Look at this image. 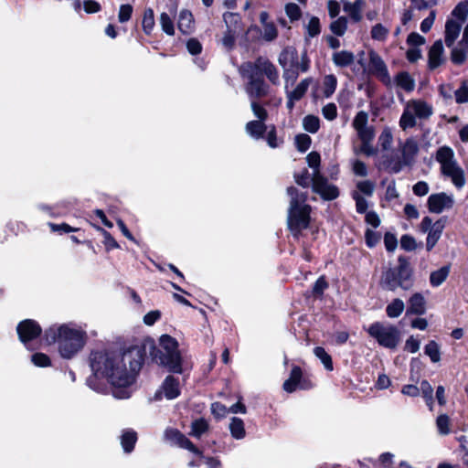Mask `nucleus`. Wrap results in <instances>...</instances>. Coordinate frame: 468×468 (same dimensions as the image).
Instances as JSON below:
<instances>
[{"instance_id": "obj_60", "label": "nucleus", "mask_w": 468, "mask_h": 468, "mask_svg": "<svg viewBox=\"0 0 468 468\" xmlns=\"http://www.w3.org/2000/svg\"><path fill=\"white\" fill-rule=\"evenodd\" d=\"M295 182L303 186L308 187L312 185V175L309 174L307 169H303L301 174L294 175Z\"/></svg>"}, {"instance_id": "obj_38", "label": "nucleus", "mask_w": 468, "mask_h": 468, "mask_svg": "<svg viewBox=\"0 0 468 468\" xmlns=\"http://www.w3.org/2000/svg\"><path fill=\"white\" fill-rule=\"evenodd\" d=\"M312 82L311 79L303 80L293 90L287 91V96H292V99L301 100L304 94L306 93L310 84Z\"/></svg>"}, {"instance_id": "obj_40", "label": "nucleus", "mask_w": 468, "mask_h": 468, "mask_svg": "<svg viewBox=\"0 0 468 468\" xmlns=\"http://www.w3.org/2000/svg\"><path fill=\"white\" fill-rule=\"evenodd\" d=\"M420 391H421L430 410H433V388L427 380L421 381Z\"/></svg>"}, {"instance_id": "obj_11", "label": "nucleus", "mask_w": 468, "mask_h": 468, "mask_svg": "<svg viewBox=\"0 0 468 468\" xmlns=\"http://www.w3.org/2000/svg\"><path fill=\"white\" fill-rule=\"evenodd\" d=\"M368 71L386 87H392V79L389 75L388 66L375 50L368 52Z\"/></svg>"}, {"instance_id": "obj_18", "label": "nucleus", "mask_w": 468, "mask_h": 468, "mask_svg": "<svg viewBox=\"0 0 468 468\" xmlns=\"http://www.w3.org/2000/svg\"><path fill=\"white\" fill-rule=\"evenodd\" d=\"M446 62L444 48L441 39L436 40L428 52V68L434 70Z\"/></svg>"}, {"instance_id": "obj_49", "label": "nucleus", "mask_w": 468, "mask_h": 468, "mask_svg": "<svg viewBox=\"0 0 468 468\" xmlns=\"http://www.w3.org/2000/svg\"><path fill=\"white\" fill-rule=\"evenodd\" d=\"M297 58L296 52L293 50H283L279 57V63L283 69H287L288 61L291 65L294 64V60Z\"/></svg>"}, {"instance_id": "obj_26", "label": "nucleus", "mask_w": 468, "mask_h": 468, "mask_svg": "<svg viewBox=\"0 0 468 468\" xmlns=\"http://www.w3.org/2000/svg\"><path fill=\"white\" fill-rule=\"evenodd\" d=\"M393 84L406 92H410L415 89V80L407 71L399 72L392 80Z\"/></svg>"}, {"instance_id": "obj_64", "label": "nucleus", "mask_w": 468, "mask_h": 468, "mask_svg": "<svg viewBox=\"0 0 468 468\" xmlns=\"http://www.w3.org/2000/svg\"><path fill=\"white\" fill-rule=\"evenodd\" d=\"M324 117L329 121H333L337 116V108L335 103H327L322 109Z\"/></svg>"}, {"instance_id": "obj_39", "label": "nucleus", "mask_w": 468, "mask_h": 468, "mask_svg": "<svg viewBox=\"0 0 468 468\" xmlns=\"http://www.w3.org/2000/svg\"><path fill=\"white\" fill-rule=\"evenodd\" d=\"M314 353L317 358L323 363L324 368L328 371L334 369L333 361L331 356L322 346H317L314 349Z\"/></svg>"}, {"instance_id": "obj_45", "label": "nucleus", "mask_w": 468, "mask_h": 468, "mask_svg": "<svg viewBox=\"0 0 468 468\" xmlns=\"http://www.w3.org/2000/svg\"><path fill=\"white\" fill-rule=\"evenodd\" d=\"M388 33L389 30L380 23L373 26L370 32L371 37L378 41H385L388 36Z\"/></svg>"}, {"instance_id": "obj_20", "label": "nucleus", "mask_w": 468, "mask_h": 468, "mask_svg": "<svg viewBox=\"0 0 468 468\" xmlns=\"http://www.w3.org/2000/svg\"><path fill=\"white\" fill-rule=\"evenodd\" d=\"M309 388L307 381L302 380V369L299 367H292L290 378L284 381L283 389L292 393L297 388L306 389Z\"/></svg>"}, {"instance_id": "obj_12", "label": "nucleus", "mask_w": 468, "mask_h": 468, "mask_svg": "<svg viewBox=\"0 0 468 468\" xmlns=\"http://www.w3.org/2000/svg\"><path fill=\"white\" fill-rule=\"evenodd\" d=\"M312 188L324 200H334L339 196L338 188L328 183L327 179L318 172L312 174Z\"/></svg>"}, {"instance_id": "obj_25", "label": "nucleus", "mask_w": 468, "mask_h": 468, "mask_svg": "<svg viewBox=\"0 0 468 468\" xmlns=\"http://www.w3.org/2000/svg\"><path fill=\"white\" fill-rule=\"evenodd\" d=\"M426 311V301L420 292L414 293L409 300L407 314H423Z\"/></svg>"}, {"instance_id": "obj_50", "label": "nucleus", "mask_w": 468, "mask_h": 468, "mask_svg": "<svg viewBox=\"0 0 468 468\" xmlns=\"http://www.w3.org/2000/svg\"><path fill=\"white\" fill-rule=\"evenodd\" d=\"M236 41V30L235 29H227L224 37L221 39L223 47L227 50H231L235 46Z\"/></svg>"}, {"instance_id": "obj_36", "label": "nucleus", "mask_w": 468, "mask_h": 468, "mask_svg": "<svg viewBox=\"0 0 468 468\" xmlns=\"http://www.w3.org/2000/svg\"><path fill=\"white\" fill-rule=\"evenodd\" d=\"M405 304L401 299L396 298L386 307L387 315L389 318L399 317L404 311Z\"/></svg>"}, {"instance_id": "obj_30", "label": "nucleus", "mask_w": 468, "mask_h": 468, "mask_svg": "<svg viewBox=\"0 0 468 468\" xmlns=\"http://www.w3.org/2000/svg\"><path fill=\"white\" fill-rule=\"evenodd\" d=\"M246 133L252 138L259 140L263 137L266 133L267 126L261 121H250L245 126Z\"/></svg>"}, {"instance_id": "obj_9", "label": "nucleus", "mask_w": 468, "mask_h": 468, "mask_svg": "<svg viewBox=\"0 0 468 468\" xmlns=\"http://www.w3.org/2000/svg\"><path fill=\"white\" fill-rule=\"evenodd\" d=\"M433 114L432 106L422 100H410L403 109L399 127L406 131L416 126V119L427 120Z\"/></svg>"}, {"instance_id": "obj_21", "label": "nucleus", "mask_w": 468, "mask_h": 468, "mask_svg": "<svg viewBox=\"0 0 468 468\" xmlns=\"http://www.w3.org/2000/svg\"><path fill=\"white\" fill-rule=\"evenodd\" d=\"M398 146L402 152L403 158L412 166L420 151L417 140L414 137H409L404 141H399Z\"/></svg>"}, {"instance_id": "obj_31", "label": "nucleus", "mask_w": 468, "mask_h": 468, "mask_svg": "<svg viewBox=\"0 0 468 468\" xmlns=\"http://www.w3.org/2000/svg\"><path fill=\"white\" fill-rule=\"evenodd\" d=\"M137 441V433L131 429L124 430L121 436V444L126 453L133 452Z\"/></svg>"}, {"instance_id": "obj_5", "label": "nucleus", "mask_w": 468, "mask_h": 468, "mask_svg": "<svg viewBox=\"0 0 468 468\" xmlns=\"http://www.w3.org/2000/svg\"><path fill=\"white\" fill-rule=\"evenodd\" d=\"M463 25L454 18H448L445 23L444 41L452 48L451 60L455 65L463 64L468 58V24L465 26L461 40L454 46L459 37Z\"/></svg>"}, {"instance_id": "obj_35", "label": "nucleus", "mask_w": 468, "mask_h": 468, "mask_svg": "<svg viewBox=\"0 0 468 468\" xmlns=\"http://www.w3.org/2000/svg\"><path fill=\"white\" fill-rule=\"evenodd\" d=\"M208 431V423L203 419L195 420L191 424V431L189 435L195 438L199 439L204 433Z\"/></svg>"}, {"instance_id": "obj_34", "label": "nucleus", "mask_w": 468, "mask_h": 468, "mask_svg": "<svg viewBox=\"0 0 468 468\" xmlns=\"http://www.w3.org/2000/svg\"><path fill=\"white\" fill-rule=\"evenodd\" d=\"M451 16L450 18H454L457 22H461L463 25L468 17V2L462 1L458 3L452 11Z\"/></svg>"}, {"instance_id": "obj_32", "label": "nucleus", "mask_w": 468, "mask_h": 468, "mask_svg": "<svg viewBox=\"0 0 468 468\" xmlns=\"http://www.w3.org/2000/svg\"><path fill=\"white\" fill-rule=\"evenodd\" d=\"M450 266H442L439 270L432 271L430 275V282L432 287H439L447 279L450 273Z\"/></svg>"}, {"instance_id": "obj_17", "label": "nucleus", "mask_w": 468, "mask_h": 468, "mask_svg": "<svg viewBox=\"0 0 468 468\" xmlns=\"http://www.w3.org/2000/svg\"><path fill=\"white\" fill-rule=\"evenodd\" d=\"M166 399H175L180 395L179 381L173 376H167L160 388L154 395L155 399H161L162 396Z\"/></svg>"}, {"instance_id": "obj_54", "label": "nucleus", "mask_w": 468, "mask_h": 468, "mask_svg": "<svg viewBox=\"0 0 468 468\" xmlns=\"http://www.w3.org/2000/svg\"><path fill=\"white\" fill-rule=\"evenodd\" d=\"M278 36V30L274 23L266 24L262 27V37L266 41H272Z\"/></svg>"}, {"instance_id": "obj_23", "label": "nucleus", "mask_w": 468, "mask_h": 468, "mask_svg": "<svg viewBox=\"0 0 468 468\" xmlns=\"http://www.w3.org/2000/svg\"><path fill=\"white\" fill-rule=\"evenodd\" d=\"M368 114L364 112H358L352 122L354 129L356 131L357 135L374 133V128L367 126Z\"/></svg>"}, {"instance_id": "obj_10", "label": "nucleus", "mask_w": 468, "mask_h": 468, "mask_svg": "<svg viewBox=\"0 0 468 468\" xmlns=\"http://www.w3.org/2000/svg\"><path fill=\"white\" fill-rule=\"evenodd\" d=\"M367 332L379 346L388 349H395L400 342L399 330L390 324L375 322L368 326Z\"/></svg>"}, {"instance_id": "obj_43", "label": "nucleus", "mask_w": 468, "mask_h": 468, "mask_svg": "<svg viewBox=\"0 0 468 468\" xmlns=\"http://www.w3.org/2000/svg\"><path fill=\"white\" fill-rule=\"evenodd\" d=\"M303 125L305 131L315 133L320 127V120L317 116L307 115L303 120Z\"/></svg>"}, {"instance_id": "obj_44", "label": "nucleus", "mask_w": 468, "mask_h": 468, "mask_svg": "<svg viewBox=\"0 0 468 468\" xmlns=\"http://www.w3.org/2000/svg\"><path fill=\"white\" fill-rule=\"evenodd\" d=\"M331 31L336 36H343L347 29V19L345 16H340L330 25Z\"/></svg>"}, {"instance_id": "obj_8", "label": "nucleus", "mask_w": 468, "mask_h": 468, "mask_svg": "<svg viewBox=\"0 0 468 468\" xmlns=\"http://www.w3.org/2000/svg\"><path fill=\"white\" fill-rule=\"evenodd\" d=\"M239 71L242 78L248 80L244 89L250 101L266 97L269 94L270 86L252 66V62L242 63Z\"/></svg>"}, {"instance_id": "obj_62", "label": "nucleus", "mask_w": 468, "mask_h": 468, "mask_svg": "<svg viewBox=\"0 0 468 468\" xmlns=\"http://www.w3.org/2000/svg\"><path fill=\"white\" fill-rule=\"evenodd\" d=\"M32 363L37 367H48L50 366V358L43 353H35L31 356Z\"/></svg>"}, {"instance_id": "obj_59", "label": "nucleus", "mask_w": 468, "mask_h": 468, "mask_svg": "<svg viewBox=\"0 0 468 468\" xmlns=\"http://www.w3.org/2000/svg\"><path fill=\"white\" fill-rule=\"evenodd\" d=\"M223 19L226 24L227 29H235L239 24V16L236 13L227 12L223 15Z\"/></svg>"}, {"instance_id": "obj_48", "label": "nucleus", "mask_w": 468, "mask_h": 468, "mask_svg": "<svg viewBox=\"0 0 468 468\" xmlns=\"http://www.w3.org/2000/svg\"><path fill=\"white\" fill-rule=\"evenodd\" d=\"M160 25L165 34L169 36L175 34L174 21L167 13L164 12L160 15Z\"/></svg>"}, {"instance_id": "obj_53", "label": "nucleus", "mask_w": 468, "mask_h": 468, "mask_svg": "<svg viewBox=\"0 0 468 468\" xmlns=\"http://www.w3.org/2000/svg\"><path fill=\"white\" fill-rule=\"evenodd\" d=\"M410 7L416 10H426L437 5V0H410Z\"/></svg>"}, {"instance_id": "obj_56", "label": "nucleus", "mask_w": 468, "mask_h": 468, "mask_svg": "<svg viewBox=\"0 0 468 468\" xmlns=\"http://www.w3.org/2000/svg\"><path fill=\"white\" fill-rule=\"evenodd\" d=\"M311 143V137L305 133L298 134L295 137L296 147L302 153L309 149Z\"/></svg>"}, {"instance_id": "obj_14", "label": "nucleus", "mask_w": 468, "mask_h": 468, "mask_svg": "<svg viewBox=\"0 0 468 468\" xmlns=\"http://www.w3.org/2000/svg\"><path fill=\"white\" fill-rule=\"evenodd\" d=\"M411 165L408 160H405L402 155L401 150L397 147L396 151L384 154L381 156L380 168L391 174H398L405 167H410Z\"/></svg>"}, {"instance_id": "obj_55", "label": "nucleus", "mask_w": 468, "mask_h": 468, "mask_svg": "<svg viewBox=\"0 0 468 468\" xmlns=\"http://www.w3.org/2000/svg\"><path fill=\"white\" fill-rule=\"evenodd\" d=\"M450 419L446 414H441L438 416L436 420V426L438 431L442 435H447L450 433Z\"/></svg>"}, {"instance_id": "obj_13", "label": "nucleus", "mask_w": 468, "mask_h": 468, "mask_svg": "<svg viewBox=\"0 0 468 468\" xmlns=\"http://www.w3.org/2000/svg\"><path fill=\"white\" fill-rule=\"evenodd\" d=\"M19 340L27 349H34L32 342L41 335L40 325L34 320L27 319L20 322L16 327Z\"/></svg>"}, {"instance_id": "obj_15", "label": "nucleus", "mask_w": 468, "mask_h": 468, "mask_svg": "<svg viewBox=\"0 0 468 468\" xmlns=\"http://www.w3.org/2000/svg\"><path fill=\"white\" fill-rule=\"evenodd\" d=\"M454 198L452 195L445 192L432 194L428 197L427 205L430 212L440 214L453 207Z\"/></svg>"}, {"instance_id": "obj_3", "label": "nucleus", "mask_w": 468, "mask_h": 468, "mask_svg": "<svg viewBox=\"0 0 468 468\" xmlns=\"http://www.w3.org/2000/svg\"><path fill=\"white\" fill-rule=\"evenodd\" d=\"M287 193L291 197L287 218L288 227L293 236L298 238L301 231L309 226L311 207L306 204V193L300 192L294 186L288 187Z\"/></svg>"}, {"instance_id": "obj_63", "label": "nucleus", "mask_w": 468, "mask_h": 468, "mask_svg": "<svg viewBox=\"0 0 468 468\" xmlns=\"http://www.w3.org/2000/svg\"><path fill=\"white\" fill-rule=\"evenodd\" d=\"M365 239L367 246L373 248L378 243L380 239V234L372 229H367L365 233Z\"/></svg>"}, {"instance_id": "obj_41", "label": "nucleus", "mask_w": 468, "mask_h": 468, "mask_svg": "<svg viewBox=\"0 0 468 468\" xmlns=\"http://www.w3.org/2000/svg\"><path fill=\"white\" fill-rule=\"evenodd\" d=\"M424 353L427 355L431 362L437 363L441 360L440 346L435 341H430L424 347Z\"/></svg>"}, {"instance_id": "obj_42", "label": "nucleus", "mask_w": 468, "mask_h": 468, "mask_svg": "<svg viewBox=\"0 0 468 468\" xmlns=\"http://www.w3.org/2000/svg\"><path fill=\"white\" fill-rule=\"evenodd\" d=\"M142 26L144 33L150 35L154 27V14L152 8L145 9Z\"/></svg>"}, {"instance_id": "obj_27", "label": "nucleus", "mask_w": 468, "mask_h": 468, "mask_svg": "<svg viewBox=\"0 0 468 468\" xmlns=\"http://www.w3.org/2000/svg\"><path fill=\"white\" fill-rule=\"evenodd\" d=\"M332 60L336 67L346 68L354 63L355 55L348 50L335 51L332 55Z\"/></svg>"}, {"instance_id": "obj_61", "label": "nucleus", "mask_w": 468, "mask_h": 468, "mask_svg": "<svg viewBox=\"0 0 468 468\" xmlns=\"http://www.w3.org/2000/svg\"><path fill=\"white\" fill-rule=\"evenodd\" d=\"M133 6L129 4L122 5L118 13V20L120 23H125L129 21L133 14Z\"/></svg>"}, {"instance_id": "obj_24", "label": "nucleus", "mask_w": 468, "mask_h": 468, "mask_svg": "<svg viewBox=\"0 0 468 468\" xmlns=\"http://www.w3.org/2000/svg\"><path fill=\"white\" fill-rule=\"evenodd\" d=\"M365 5L366 2L364 0H355L353 3L345 2L343 9L354 22L357 23L362 19V11Z\"/></svg>"}, {"instance_id": "obj_52", "label": "nucleus", "mask_w": 468, "mask_h": 468, "mask_svg": "<svg viewBox=\"0 0 468 468\" xmlns=\"http://www.w3.org/2000/svg\"><path fill=\"white\" fill-rule=\"evenodd\" d=\"M308 37H314L320 34V20L316 16H312L306 26Z\"/></svg>"}, {"instance_id": "obj_28", "label": "nucleus", "mask_w": 468, "mask_h": 468, "mask_svg": "<svg viewBox=\"0 0 468 468\" xmlns=\"http://www.w3.org/2000/svg\"><path fill=\"white\" fill-rule=\"evenodd\" d=\"M443 228L444 225L441 220L436 221L431 228L426 239V248L428 251L431 250L440 239Z\"/></svg>"}, {"instance_id": "obj_7", "label": "nucleus", "mask_w": 468, "mask_h": 468, "mask_svg": "<svg viewBox=\"0 0 468 468\" xmlns=\"http://www.w3.org/2000/svg\"><path fill=\"white\" fill-rule=\"evenodd\" d=\"M380 284L388 291L398 288L408 291L413 286L412 271L406 261L399 260V265L383 272Z\"/></svg>"}, {"instance_id": "obj_2", "label": "nucleus", "mask_w": 468, "mask_h": 468, "mask_svg": "<svg viewBox=\"0 0 468 468\" xmlns=\"http://www.w3.org/2000/svg\"><path fill=\"white\" fill-rule=\"evenodd\" d=\"M45 338L48 344L58 343L59 355L70 359L84 347L87 334L76 326L61 324L50 326L45 332Z\"/></svg>"}, {"instance_id": "obj_29", "label": "nucleus", "mask_w": 468, "mask_h": 468, "mask_svg": "<svg viewBox=\"0 0 468 468\" xmlns=\"http://www.w3.org/2000/svg\"><path fill=\"white\" fill-rule=\"evenodd\" d=\"M194 26L193 15L190 11L184 9L179 13L177 27L185 35L190 34Z\"/></svg>"}, {"instance_id": "obj_16", "label": "nucleus", "mask_w": 468, "mask_h": 468, "mask_svg": "<svg viewBox=\"0 0 468 468\" xmlns=\"http://www.w3.org/2000/svg\"><path fill=\"white\" fill-rule=\"evenodd\" d=\"M252 66L261 76H266L273 85L280 84V76L277 68L266 58L259 57Z\"/></svg>"}, {"instance_id": "obj_19", "label": "nucleus", "mask_w": 468, "mask_h": 468, "mask_svg": "<svg viewBox=\"0 0 468 468\" xmlns=\"http://www.w3.org/2000/svg\"><path fill=\"white\" fill-rule=\"evenodd\" d=\"M165 439L180 448L186 449L195 454H201V452L177 430L170 429L165 432Z\"/></svg>"}, {"instance_id": "obj_22", "label": "nucleus", "mask_w": 468, "mask_h": 468, "mask_svg": "<svg viewBox=\"0 0 468 468\" xmlns=\"http://www.w3.org/2000/svg\"><path fill=\"white\" fill-rule=\"evenodd\" d=\"M357 137L361 141V145L359 147H354V153L356 154H363L367 156H373L377 154L378 150L372 145L375 133L357 135Z\"/></svg>"}, {"instance_id": "obj_1", "label": "nucleus", "mask_w": 468, "mask_h": 468, "mask_svg": "<svg viewBox=\"0 0 468 468\" xmlns=\"http://www.w3.org/2000/svg\"><path fill=\"white\" fill-rule=\"evenodd\" d=\"M89 362L92 375L87 378L88 386L96 392L103 393L107 387L100 379H106L114 387L113 397L123 399L131 396L127 388L133 383L135 375L143 365L144 355L139 348H133L122 354L96 350L90 353Z\"/></svg>"}, {"instance_id": "obj_47", "label": "nucleus", "mask_w": 468, "mask_h": 468, "mask_svg": "<svg viewBox=\"0 0 468 468\" xmlns=\"http://www.w3.org/2000/svg\"><path fill=\"white\" fill-rule=\"evenodd\" d=\"M284 11L291 22L298 21L302 16V10L295 3L286 4Z\"/></svg>"}, {"instance_id": "obj_37", "label": "nucleus", "mask_w": 468, "mask_h": 468, "mask_svg": "<svg viewBox=\"0 0 468 468\" xmlns=\"http://www.w3.org/2000/svg\"><path fill=\"white\" fill-rule=\"evenodd\" d=\"M378 144L383 151L390 149L393 144V134L389 127H385L378 136Z\"/></svg>"}, {"instance_id": "obj_57", "label": "nucleus", "mask_w": 468, "mask_h": 468, "mask_svg": "<svg viewBox=\"0 0 468 468\" xmlns=\"http://www.w3.org/2000/svg\"><path fill=\"white\" fill-rule=\"evenodd\" d=\"M250 107L253 112V114L255 115V117L258 118L257 121L265 122L267 120L268 112L264 109V107H262L261 104L257 102V100L250 101Z\"/></svg>"}, {"instance_id": "obj_51", "label": "nucleus", "mask_w": 468, "mask_h": 468, "mask_svg": "<svg viewBox=\"0 0 468 468\" xmlns=\"http://www.w3.org/2000/svg\"><path fill=\"white\" fill-rule=\"evenodd\" d=\"M455 101L457 103L468 102V83L463 81L460 88L454 91Z\"/></svg>"}, {"instance_id": "obj_58", "label": "nucleus", "mask_w": 468, "mask_h": 468, "mask_svg": "<svg viewBox=\"0 0 468 468\" xmlns=\"http://www.w3.org/2000/svg\"><path fill=\"white\" fill-rule=\"evenodd\" d=\"M308 165L313 169V173L320 172L321 157L317 152H311L306 156Z\"/></svg>"}, {"instance_id": "obj_6", "label": "nucleus", "mask_w": 468, "mask_h": 468, "mask_svg": "<svg viewBox=\"0 0 468 468\" xmlns=\"http://www.w3.org/2000/svg\"><path fill=\"white\" fill-rule=\"evenodd\" d=\"M435 160L440 164L441 174L450 179L453 186L462 188L465 185L464 170L458 164L453 150L447 145L441 146L435 154Z\"/></svg>"}, {"instance_id": "obj_46", "label": "nucleus", "mask_w": 468, "mask_h": 468, "mask_svg": "<svg viewBox=\"0 0 468 468\" xmlns=\"http://www.w3.org/2000/svg\"><path fill=\"white\" fill-rule=\"evenodd\" d=\"M324 95L329 98L335 90L337 85L336 77L333 74L326 75L324 80Z\"/></svg>"}, {"instance_id": "obj_4", "label": "nucleus", "mask_w": 468, "mask_h": 468, "mask_svg": "<svg viewBox=\"0 0 468 468\" xmlns=\"http://www.w3.org/2000/svg\"><path fill=\"white\" fill-rule=\"evenodd\" d=\"M153 360L173 373H182V357L178 350L177 341L168 335L159 339V347L151 345Z\"/></svg>"}, {"instance_id": "obj_33", "label": "nucleus", "mask_w": 468, "mask_h": 468, "mask_svg": "<svg viewBox=\"0 0 468 468\" xmlns=\"http://www.w3.org/2000/svg\"><path fill=\"white\" fill-rule=\"evenodd\" d=\"M229 431L231 436L236 440H241L245 437L246 431L244 428V422L241 419L233 417L230 420Z\"/></svg>"}]
</instances>
